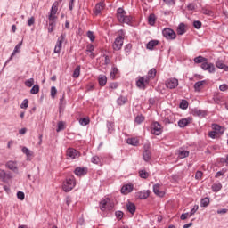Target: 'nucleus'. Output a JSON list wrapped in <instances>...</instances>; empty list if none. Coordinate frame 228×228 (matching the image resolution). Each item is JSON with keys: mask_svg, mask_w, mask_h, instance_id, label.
<instances>
[{"mask_svg": "<svg viewBox=\"0 0 228 228\" xmlns=\"http://www.w3.org/2000/svg\"><path fill=\"white\" fill-rule=\"evenodd\" d=\"M117 18L119 22H122L123 24H131L133 22V16L127 15V12L124 8L119 7L117 9Z\"/></svg>", "mask_w": 228, "mask_h": 228, "instance_id": "f257e3e1", "label": "nucleus"}, {"mask_svg": "<svg viewBox=\"0 0 228 228\" xmlns=\"http://www.w3.org/2000/svg\"><path fill=\"white\" fill-rule=\"evenodd\" d=\"M152 81L151 77H149L147 75L145 77H138L135 85L140 90H147V85Z\"/></svg>", "mask_w": 228, "mask_h": 228, "instance_id": "f03ea898", "label": "nucleus"}, {"mask_svg": "<svg viewBox=\"0 0 228 228\" xmlns=\"http://www.w3.org/2000/svg\"><path fill=\"white\" fill-rule=\"evenodd\" d=\"M76 186V178H74V175L69 177L66 179V181L63 183L62 190L69 193V191H72L74 190V187Z\"/></svg>", "mask_w": 228, "mask_h": 228, "instance_id": "7ed1b4c3", "label": "nucleus"}, {"mask_svg": "<svg viewBox=\"0 0 228 228\" xmlns=\"http://www.w3.org/2000/svg\"><path fill=\"white\" fill-rule=\"evenodd\" d=\"M114 208L115 203H113L110 198H106L100 202L101 211H113Z\"/></svg>", "mask_w": 228, "mask_h": 228, "instance_id": "20e7f679", "label": "nucleus"}, {"mask_svg": "<svg viewBox=\"0 0 228 228\" xmlns=\"http://www.w3.org/2000/svg\"><path fill=\"white\" fill-rule=\"evenodd\" d=\"M151 133L154 136H160V134H163V126H161V124H159V122L153 121L151 124Z\"/></svg>", "mask_w": 228, "mask_h": 228, "instance_id": "39448f33", "label": "nucleus"}, {"mask_svg": "<svg viewBox=\"0 0 228 228\" xmlns=\"http://www.w3.org/2000/svg\"><path fill=\"white\" fill-rule=\"evenodd\" d=\"M142 159L145 163H150L152 159V152L151 151V145L149 143L143 145Z\"/></svg>", "mask_w": 228, "mask_h": 228, "instance_id": "423d86ee", "label": "nucleus"}, {"mask_svg": "<svg viewBox=\"0 0 228 228\" xmlns=\"http://www.w3.org/2000/svg\"><path fill=\"white\" fill-rule=\"evenodd\" d=\"M63 42H67L66 33H61V36L58 37L55 47H54L55 53H60L61 52Z\"/></svg>", "mask_w": 228, "mask_h": 228, "instance_id": "0eeeda50", "label": "nucleus"}, {"mask_svg": "<svg viewBox=\"0 0 228 228\" xmlns=\"http://www.w3.org/2000/svg\"><path fill=\"white\" fill-rule=\"evenodd\" d=\"M162 35L165 37L167 40H175L177 35L174 31V29L170 28H166L162 30Z\"/></svg>", "mask_w": 228, "mask_h": 228, "instance_id": "6e6552de", "label": "nucleus"}, {"mask_svg": "<svg viewBox=\"0 0 228 228\" xmlns=\"http://www.w3.org/2000/svg\"><path fill=\"white\" fill-rule=\"evenodd\" d=\"M166 87L169 90H175L179 86V80L175 77L167 78L165 82Z\"/></svg>", "mask_w": 228, "mask_h": 228, "instance_id": "1a4fd4ad", "label": "nucleus"}, {"mask_svg": "<svg viewBox=\"0 0 228 228\" xmlns=\"http://www.w3.org/2000/svg\"><path fill=\"white\" fill-rule=\"evenodd\" d=\"M66 155L68 156V159H76L81 156V153L74 148H69L66 151Z\"/></svg>", "mask_w": 228, "mask_h": 228, "instance_id": "9d476101", "label": "nucleus"}, {"mask_svg": "<svg viewBox=\"0 0 228 228\" xmlns=\"http://www.w3.org/2000/svg\"><path fill=\"white\" fill-rule=\"evenodd\" d=\"M122 45H124V37L118 36L116 37L112 47L114 51H120V49H122Z\"/></svg>", "mask_w": 228, "mask_h": 228, "instance_id": "9b49d317", "label": "nucleus"}, {"mask_svg": "<svg viewBox=\"0 0 228 228\" xmlns=\"http://www.w3.org/2000/svg\"><path fill=\"white\" fill-rule=\"evenodd\" d=\"M200 68L203 70H208V72H209V74H215V72H216L215 64H213L211 62H208V61H205L204 63H202L200 65Z\"/></svg>", "mask_w": 228, "mask_h": 228, "instance_id": "f8f14e48", "label": "nucleus"}, {"mask_svg": "<svg viewBox=\"0 0 228 228\" xmlns=\"http://www.w3.org/2000/svg\"><path fill=\"white\" fill-rule=\"evenodd\" d=\"M74 174H75V175H77V177L86 175L88 174V167H77L75 168Z\"/></svg>", "mask_w": 228, "mask_h": 228, "instance_id": "ddd939ff", "label": "nucleus"}, {"mask_svg": "<svg viewBox=\"0 0 228 228\" xmlns=\"http://www.w3.org/2000/svg\"><path fill=\"white\" fill-rule=\"evenodd\" d=\"M6 168L12 170V172H19V167H17V161L9 160L5 164Z\"/></svg>", "mask_w": 228, "mask_h": 228, "instance_id": "4468645a", "label": "nucleus"}, {"mask_svg": "<svg viewBox=\"0 0 228 228\" xmlns=\"http://www.w3.org/2000/svg\"><path fill=\"white\" fill-rule=\"evenodd\" d=\"M189 124H191V118H184L178 121V127L184 129Z\"/></svg>", "mask_w": 228, "mask_h": 228, "instance_id": "2eb2a0df", "label": "nucleus"}, {"mask_svg": "<svg viewBox=\"0 0 228 228\" xmlns=\"http://www.w3.org/2000/svg\"><path fill=\"white\" fill-rule=\"evenodd\" d=\"M134 186L133 184H126L121 188V193L122 195H129V193H131V191H133L134 190Z\"/></svg>", "mask_w": 228, "mask_h": 228, "instance_id": "dca6fc26", "label": "nucleus"}, {"mask_svg": "<svg viewBox=\"0 0 228 228\" xmlns=\"http://www.w3.org/2000/svg\"><path fill=\"white\" fill-rule=\"evenodd\" d=\"M163 122L166 126L168 124H174V122H175V115H174V113H171L166 116L163 119Z\"/></svg>", "mask_w": 228, "mask_h": 228, "instance_id": "f3484780", "label": "nucleus"}, {"mask_svg": "<svg viewBox=\"0 0 228 228\" xmlns=\"http://www.w3.org/2000/svg\"><path fill=\"white\" fill-rule=\"evenodd\" d=\"M212 129L217 134H224L225 133V127L218 125V124H213Z\"/></svg>", "mask_w": 228, "mask_h": 228, "instance_id": "a211bd4d", "label": "nucleus"}, {"mask_svg": "<svg viewBox=\"0 0 228 228\" xmlns=\"http://www.w3.org/2000/svg\"><path fill=\"white\" fill-rule=\"evenodd\" d=\"M160 184L157 183L153 185V192L155 195H158V197H165V192L163 191H159Z\"/></svg>", "mask_w": 228, "mask_h": 228, "instance_id": "6ab92c4d", "label": "nucleus"}, {"mask_svg": "<svg viewBox=\"0 0 228 228\" xmlns=\"http://www.w3.org/2000/svg\"><path fill=\"white\" fill-rule=\"evenodd\" d=\"M126 209L130 215H134V213H136V205L129 201L128 203H126Z\"/></svg>", "mask_w": 228, "mask_h": 228, "instance_id": "aec40b11", "label": "nucleus"}, {"mask_svg": "<svg viewBox=\"0 0 228 228\" xmlns=\"http://www.w3.org/2000/svg\"><path fill=\"white\" fill-rule=\"evenodd\" d=\"M65 94H63L61 98H60V102H59V113L60 115H61V113H63L64 110H65Z\"/></svg>", "mask_w": 228, "mask_h": 228, "instance_id": "412c9836", "label": "nucleus"}, {"mask_svg": "<svg viewBox=\"0 0 228 228\" xmlns=\"http://www.w3.org/2000/svg\"><path fill=\"white\" fill-rule=\"evenodd\" d=\"M135 197H137V199H140V200H145V199L149 198V192L147 191H142L136 192Z\"/></svg>", "mask_w": 228, "mask_h": 228, "instance_id": "4be33fe9", "label": "nucleus"}, {"mask_svg": "<svg viewBox=\"0 0 228 228\" xmlns=\"http://www.w3.org/2000/svg\"><path fill=\"white\" fill-rule=\"evenodd\" d=\"M107 131L109 134H113L115 133V123L112 121H107L106 124Z\"/></svg>", "mask_w": 228, "mask_h": 228, "instance_id": "5701e85b", "label": "nucleus"}, {"mask_svg": "<svg viewBox=\"0 0 228 228\" xmlns=\"http://www.w3.org/2000/svg\"><path fill=\"white\" fill-rule=\"evenodd\" d=\"M191 114L193 117H206V111L199 109H192Z\"/></svg>", "mask_w": 228, "mask_h": 228, "instance_id": "b1692460", "label": "nucleus"}, {"mask_svg": "<svg viewBox=\"0 0 228 228\" xmlns=\"http://www.w3.org/2000/svg\"><path fill=\"white\" fill-rule=\"evenodd\" d=\"M106 83H108V77L106 75H99L98 76V84L101 86H106Z\"/></svg>", "mask_w": 228, "mask_h": 228, "instance_id": "393cba45", "label": "nucleus"}, {"mask_svg": "<svg viewBox=\"0 0 228 228\" xmlns=\"http://www.w3.org/2000/svg\"><path fill=\"white\" fill-rule=\"evenodd\" d=\"M159 44V40H151L150 42L147 43L146 45V49H149V51H152L156 45Z\"/></svg>", "mask_w": 228, "mask_h": 228, "instance_id": "a878e982", "label": "nucleus"}, {"mask_svg": "<svg viewBox=\"0 0 228 228\" xmlns=\"http://www.w3.org/2000/svg\"><path fill=\"white\" fill-rule=\"evenodd\" d=\"M206 85V80L198 81L194 84V90L195 92H200L201 90L202 86Z\"/></svg>", "mask_w": 228, "mask_h": 228, "instance_id": "bb28decb", "label": "nucleus"}, {"mask_svg": "<svg viewBox=\"0 0 228 228\" xmlns=\"http://www.w3.org/2000/svg\"><path fill=\"white\" fill-rule=\"evenodd\" d=\"M126 143H128V145H133V147H137L138 143H140V141H138V139L135 137L128 138L126 140Z\"/></svg>", "mask_w": 228, "mask_h": 228, "instance_id": "cd10ccee", "label": "nucleus"}, {"mask_svg": "<svg viewBox=\"0 0 228 228\" xmlns=\"http://www.w3.org/2000/svg\"><path fill=\"white\" fill-rule=\"evenodd\" d=\"M104 10V3L103 2H100L95 5V14L99 15V13H101L102 11Z\"/></svg>", "mask_w": 228, "mask_h": 228, "instance_id": "c85d7f7f", "label": "nucleus"}, {"mask_svg": "<svg viewBox=\"0 0 228 228\" xmlns=\"http://www.w3.org/2000/svg\"><path fill=\"white\" fill-rule=\"evenodd\" d=\"M184 33H186V25L180 23L177 28V35H184Z\"/></svg>", "mask_w": 228, "mask_h": 228, "instance_id": "c756f323", "label": "nucleus"}, {"mask_svg": "<svg viewBox=\"0 0 228 228\" xmlns=\"http://www.w3.org/2000/svg\"><path fill=\"white\" fill-rule=\"evenodd\" d=\"M60 4V3H58V1H55L53 5H52V8H51V11H50V14L52 15H56V13H58V5Z\"/></svg>", "mask_w": 228, "mask_h": 228, "instance_id": "7c9ffc66", "label": "nucleus"}, {"mask_svg": "<svg viewBox=\"0 0 228 228\" xmlns=\"http://www.w3.org/2000/svg\"><path fill=\"white\" fill-rule=\"evenodd\" d=\"M0 179H2V181H6V179H12V175L4 170H0Z\"/></svg>", "mask_w": 228, "mask_h": 228, "instance_id": "2f4dec72", "label": "nucleus"}, {"mask_svg": "<svg viewBox=\"0 0 228 228\" xmlns=\"http://www.w3.org/2000/svg\"><path fill=\"white\" fill-rule=\"evenodd\" d=\"M148 24H150V26H154V24H156V14L154 13H151L148 17Z\"/></svg>", "mask_w": 228, "mask_h": 228, "instance_id": "473e14b6", "label": "nucleus"}, {"mask_svg": "<svg viewBox=\"0 0 228 228\" xmlns=\"http://www.w3.org/2000/svg\"><path fill=\"white\" fill-rule=\"evenodd\" d=\"M212 191H214V193H218V191H220V190H222V183H214L211 186Z\"/></svg>", "mask_w": 228, "mask_h": 228, "instance_id": "72a5a7b5", "label": "nucleus"}, {"mask_svg": "<svg viewBox=\"0 0 228 228\" xmlns=\"http://www.w3.org/2000/svg\"><path fill=\"white\" fill-rule=\"evenodd\" d=\"M91 163H94V165H102L101 158L97 155L91 158Z\"/></svg>", "mask_w": 228, "mask_h": 228, "instance_id": "f704fd0d", "label": "nucleus"}, {"mask_svg": "<svg viewBox=\"0 0 228 228\" xmlns=\"http://www.w3.org/2000/svg\"><path fill=\"white\" fill-rule=\"evenodd\" d=\"M20 47H22V41H20L15 47L14 50L12 52V53L11 54V60H13V56H15V54H17V53H19V49H20Z\"/></svg>", "mask_w": 228, "mask_h": 228, "instance_id": "c9c22d12", "label": "nucleus"}, {"mask_svg": "<svg viewBox=\"0 0 228 228\" xmlns=\"http://www.w3.org/2000/svg\"><path fill=\"white\" fill-rule=\"evenodd\" d=\"M149 175V172H147L145 169L139 170V177H141V179H148Z\"/></svg>", "mask_w": 228, "mask_h": 228, "instance_id": "e433bc0d", "label": "nucleus"}, {"mask_svg": "<svg viewBox=\"0 0 228 228\" xmlns=\"http://www.w3.org/2000/svg\"><path fill=\"white\" fill-rule=\"evenodd\" d=\"M80 74H81V66L78 65L76 67V69L73 71V77L75 79H77V77H79Z\"/></svg>", "mask_w": 228, "mask_h": 228, "instance_id": "4c0bfd02", "label": "nucleus"}, {"mask_svg": "<svg viewBox=\"0 0 228 228\" xmlns=\"http://www.w3.org/2000/svg\"><path fill=\"white\" fill-rule=\"evenodd\" d=\"M205 61H208V58L202 57V55L194 58V63H201L202 65Z\"/></svg>", "mask_w": 228, "mask_h": 228, "instance_id": "58836bf2", "label": "nucleus"}, {"mask_svg": "<svg viewBox=\"0 0 228 228\" xmlns=\"http://www.w3.org/2000/svg\"><path fill=\"white\" fill-rule=\"evenodd\" d=\"M126 102H127V97H126V96H120L117 100V103L118 106H124V104H126Z\"/></svg>", "mask_w": 228, "mask_h": 228, "instance_id": "ea45409f", "label": "nucleus"}, {"mask_svg": "<svg viewBox=\"0 0 228 228\" xmlns=\"http://www.w3.org/2000/svg\"><path fill=\"white\" fill-rule=\"evenodd\" d=\"M188 156H190V151L183 150L179 151L178 153V158H180V159H183L184 158H188Z\"/></svg>", "mask_w": 228, "mask_h": 228, "instance_id": "a19ab883", "label": "nucleus"}, {"mask_svg": "<svg viewBox=\"0 0 228 228\" xmlns=\"http://www.w3.org/2000/svg\"><path fill=\"white\" fill-rule=\"evenodd\" d=\"M208 206H209V198H208V197L203 198L200 200V207L201 208H208Z\"/></svg>", "mask_w": 228, "mask_h": 228, "instance_id": "79ce46f5", "label": "nucleus"}, {"mask_svg": "<svg viewBox=\"0 0 228 228\" xmlns=\"http://www.w3.org/2000/svg\"><path fill=\"white\" fill-rule=\"evenodd\" d=\"M38 92H40V86H38V85L33 86V87L30 89V94L32 95H37V94H38Z\"/></svg>", "mask_w": 228, "mask_h": 228, "instance_id": "37998d69", "label": "nucleus"}, {"mask_svg": "<svg viewBox=\"0 0 228 228\" xmlns=\"http://www.w3.org/2000/svg\"><path fill=\"white\" fill-rule=\"evenodd\" d=\"M156 74H158V71L153 68L148 71L147 76L151 79H154L156 77Z\"/></svg>", "mask_w": 228, "mask_h": 228, "instance_id": "c03bdc74", "label": "nucleus"}, {"mask_svg": "<svg viewBox=\"0 0 228 228\" xmlns=\"http://www.w3.org/2000/svg\"><path fill=\"white\" fill-rule=\"evenodd\" d=\"M64 129H65V122L59 121L58 124H57L56 132L60 133V131H64Z\"/></svg>", "mask_w": 228, "mask_h": 228, "instance_id": "a18cd8bd", "label": "nucleus"}, {"mask_svg": "<svg viewBox=\"0 0 228 228\" xmlns=\"http://www.w3.org/2000/svg\"><path fill=\"white\" fill-rule=\"evenodd\" d=\"M216 67H217V69H224V70H227V69H228V67L224 63L223 61H216Z\"/></svg>", "mask_w": 228, "mask_h": 228, "instance_id": "49530a36", "label": "nucleus"}, {"mask_svg": "<svg viewBox=\"0 0 228 228\" xmlns=\"http://www.w3.org/2000/svg\"><path fill=\"white\" fill-rule=\"evenodd\" d=\"M80 126H88L90 124V118H82L79 119Z\"/></svg>", "mask_w": 228, "mask_h": 228, "instance_id": "de8ad7c7", "label": "nucleus"}, {"mask_svg": "<svg viewBox=\"0 0 228 228\" xmlns=\"http://www.w3.org/2000/svg\"><path fill=\"white\" fill-rule=\"evenodd\" d=\"M144 120H145V117L143 116V115H138L136 118H135V119H134V122L136 123V124H142V122H144Z\"/></svg>", "mask_w": 228, "mask_h": 228, "instance_id": "09e8293b", "label": "nucleus"}, {"mask_svg": "<svg viewBox=\"0 0 228 228\" xmlns=\"http://www.w3.org/2000/svg\"><path fill=\"white\" fill-rule=\"evenodd\" d=\"M35 85V78H29L25 81V86H28V88H31Z\"/></svg>", "mask_w": 228, "mask_h": 228, "instance_id": "8fccbe9b", "label": "nucleus"}, {"mask_svg": "<svg viewBox=\"0 0 228 228\" xmlns=\"http://www.w3.org/2000/svg\"><path fill=\"white\" fill-rule=\"evenodd\" d=\"M179 107L181 108V110H188V101L182 100Z\"/></svg>", "mask_w": 228, "mask_h": 228, "instance_id": "3c124183", "label": "nucleus"}, {"mask_svg": "<svg viewBox=\"0 0 228 228\" xmlns=\"http://www.w3.org/2000/svg\"><path fill=\"white\" fill-rule=\"evenodd\" d=\"M118 72V69L117 67H112L110 71V77L112 79H115V77L117 76Z\"/></svg>", "mask_w": 228, "mask_h": 228, "instance_id": "603ef678", "label": "nucleus"}, {"mask_svg": "<svg viewBox=\"0 0 228 228\" xmlns=\"http://www.w3.org/2000/svg\"><path fill=\"white\" fill-rule=\"evenodd\" d=\"M28 106H29V101L28 99H24L20 104L21 110H28Z\"/></svg>", "mask_w": 228, "mask_h": 228, "instance_id": "864d4df0", "label": "nucleus"}, {"mask_svg": "<svg viewBox=\"0 0 228 228\" xmlns=\"http://www.w3.org/2000/svg\"><path fill=\"white\" fill-rule=\"evenodd\" d=\"M115 216H116L117 220L120 221V220H122V218H124V212L118 210L115 212Z\"/></svg>", "mask_w": 228, "mask_h": 228, "instance_id": "5fc2aeb1", "label": "nucleus"}, {"mask_svg": "<svg viewBox=\"0 0 228 228\" xmlns=\"http://www.w3.org/2000/svg\"><path fill=\"white\" fill-rule=\"evenodd\" d=\"M56 28V22H49L48 33H53Z\"/></svg>", "mask_w": 228, "mask_h": 228, "instance_id": "6e6d98bb", "label": "nucleus"}, {"mask_svg": "<svg viewBox=\"0 0 228 228\" xmlns=\"http://www.w3.org/2000/svg\"><path fill=\"white\" fill-rule=\"evenodd\" d=\"M87 37L89 38V40H91L92 42L95 41V35L94 34L93 31H87Z\"/></svg>", "mask_w": 228, "mask_h": 228, "instance_id": "4d7b16f0", "label": "nucleus"}, {"mask_svg": "<svg viewBox=\"0 0 228 228\" xmlns=\"http://www.w3.org/2000/svg\"><path fill=\"white\" fill-rule=\"evenodd\" d=\"M197 211H199V205H194V207L191 208L189 216H193V215H195V213H197Z\"/></svg>", "mask_w": 228, "mask_h": 228, "instance_id": "13d9d810", "label": "nucleus"}, {"mask_svg": "<svg viewBox=\"0 0 228 228\" xmlns=\"http://www.w3.org/2000/svg\"><path fill=\"white\" fill-rule=\"evenodd\" d=\"M56 94H58V90L55 86L51 87V97L54 99L56 97Z\"/></svg>", "mask_w": 228, "mask_h": 228, "instance_id": "bf43d9fd", "label": "nucleus"}, {"mask_svg": "<svg viewBox=\"0 0 228 228\" xmlns=\"http://www.w3.org/2000/svg\"><path fill=\"white\" fill-rule=\"evenodd\" d=\"M193 28H195V29H200V28H202V22L199 20L193 21Z\"/></svg>", "mask_w": 228, "mask_h": 228, "instance_id": "052dcab7", "label": "nucleus"}, {"mask_svg": "<svg viewBox=\"0 0 228 228\" xmlns=\"http://www.w3.org/2000/svg\"><path fill=\"white\" fill-rule=\"evenodd\" d=\"M56 19H58L56 17V14H49L48 15V20L49 22H56Z\"/></svg>", "mask_w": 228, "mask_h": 228, "instance_id": "680f3d73", "label": "nucleus"}, {"mask_svg": "<svg viewBox=\"0 0 228 228\" xmlns=\"http://www.w3.org/2000/svg\"><path fill=\"white\" fill-rule=\"evenodd\" d=\"M167 6H175V0H163Z\"/></svg>", "mask_w": 228, "mask_h": 228, "instance_id": "e2e57ef3", "label": "nucleus"}, {"mask_svg": "<svg viewBox=\"0 0 228 228\" xmlns=\"http://www.w3.org/2000/svg\"><path fill=\"white\" fill-rule=\"evenodd\" d=\"M109 88L111 90H117L118 88V84L117 82H112L110 84Z\"/></svg>", "mask_w": 228, "mask_h": 228, "instance_id": "0e129e2a", "label": "nucleus"}, {"mask_svg": "<svg viewBox=\"0 0 228 228\" xmlns=\"http://www.w3.org/2000/svg\"><path fill=\"white\" fill-rule=\"evenodd\" d=\"M17 197H18L19 200H24V199L26 198V195L22 191H18Z\"/></svg>", "mask_w": 228, "mask_h": 228, "instance_id": "69168bd1", "label": "nucleus"}, {"mask_svg": "<svg viewBox=\"0 0 228 228\" xmlns=\"http://www.w3.org/2000/svg\"><path fill=\"white\" fill-rule=\"evenodd\" d=\"M217 134H218L215 130L208 133V136H209V138H212V140H215V138H216Z\"/></svg>", "mask_w": 228, "mask_h": 228, "instance_id": "338daca9", "label": "nucleus"}, {"mask_svg": "<svg viewBox=\"0 0 228 228\" xmlns=\"http://www.w3.org/2000/svg\"><path fill=\"white\" fill-rule=\"evenodd\" d=\"M220 163H222L223 165H224V163L228 165V154L226 155V158L220 159Z\"/></svg>", "mask_w": 228, "mask_h": 228, "instance_id": "774afa93", "label": "nucleus"}]
</instances>
